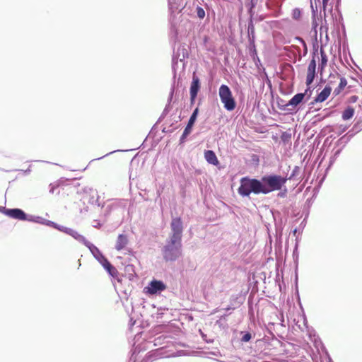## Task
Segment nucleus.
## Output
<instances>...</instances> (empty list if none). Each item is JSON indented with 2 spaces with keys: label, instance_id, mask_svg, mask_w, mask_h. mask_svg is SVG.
<instances>
[{
  "label": "nucleus",
  "instance_id": "nucleus-1",
  "mask_svg": "<svg viewBox=\"0 0 362 362\" xmlns=\"http://www.w3.org/2000/svg\"><path fill=\"white\" fill-rule=\"evenodd\" d=\"M262 182L255 178L248 177H242L238 192L243 197H249L251 193L255 194H262Z\"/></svg>",
  "mask_w": 362,
  "mask_h": 362
},
{
  "label": "nucleus",
  "instance_id": "nucleus-2",
  "mask_svg": "<svg viewBox=\"0 0 362 362\" xmlns=\"http://www.w3.org/2000/svg\"><path fill=\"white\" fill-rule=\"evenodd\" d=\"M287 181V178L277 175L264 176L262 178V194H269L281 189Z\"/></svg>",
  "mask_w": 362,
  "mask_h": 362
},
{
  "label": "nucleus",
  "instance_id": "nucleus-3",
  "mask_svg": "<svg viewBox=\"0 0 362 362\" xmlns=\"http://www.w3.org/2000/svg\"><path fill=\"white\" fill-rule=\"evenodd\" d=\"M182 242L173 243L169 240L163 249V255L165 261H175L181 255Z\"/></svg>",
  "mask_w": 362,
  "mask_h": 362
},
{
  "label": "nucleus",
  "instance_id": "nucleus-4",
  "mask_svg": "<svg viewBox=\"0 0 362 362\" xmlns=\"http://www.w3.org/2000/svg\"><path fill=\"white\" fill-rule=\"evenodd\" d=\"M218 95L224 107L227 110L232 111L235 108L236 103L235 99L228 86L221 85L219 88Z\"/></svg>",
  "mask_w": 362,
  "mask_h": 362
},
{
  "label": "nucleus",
  "instance_id": "nucleus-5",
  "mask_svg": "<svg viewBox=\"0 0 362 362\" xmlns=\"http://www.w3.org/2000/svg\"><path fill=\"white\" fill-rule=\"evenodd\" d=\"M170 229L171 232L169 240H171L173 243H179L180 242H182L183 224L181 218L175 217L172 218Z\"/></svg>",
  "mask_w": 362,
  "mask_h": 362
},
{
  "label": "nucleus",
  "instance_id": "nucleus-6",
  "mask_svg": "<svg viewBox=\"0 0 362 362\" xmlns=\"http://www.w3.org/2000/svg\"><path fill=\"white\" fill-rule=\"evenodd\" d=\"M200 88V81L199 77L196 75V73L194 72L192 75V81L190 86V101L191 104H193L197 98V93Z\"/></svg>",
  "mask_w": 362,
  "mask_h": 362
},
{
  "label": "nucleus",
  "instance_id": "nucleus-7",
  "mask_svg": "<svg viewBox=\"0 0 362 362\" xmlns=\"http://www.w3.org/2000/svg\"><path fill=\"white\" fill-rule=\"evenodd\" d=\"M336 79H339V83L338 86L334 90L333 95L334 96L339 95L341 91L344 89V88L347 86V81L344 77H341L339 74H336L335 75H330L329 80L335 81Z\"/></svg>",
  "mask_w": 362,
  "mask_h": 362
},
{
  "label": "nucleus",
  "instance_id": "nucleus-8",
  "mask_svg": "<svg viewBox=\"0 0 362 362\" xmlns=\"http://www.w3.org/2000/svg\"><path fill=\"white\" fill-rule=\"evenodd\" d=\"M335 83V81L329 80L328 84L325 88L316 96L314 101L315 103H322L325 101L331 94V84Z\"/></svg>",
  "mask_w": 362,
  "mask_h": 362
},
{
  "label": "nucleus",
  "instance_id": "nucleus-9",
  "mask_svg": "<svg viewBox=\"0 0 362 362\" xmlns=\"http://www.w3.org/2000/svg\"><path fill=\"white\" fill-rule=\"evenodd\" d=\"M165 285L162 281L153 280L151 281L149 286L146 287L145 289L147 290V293L149 294H155L158 291H162L165 290Z\"/></svg>",
  "mask_w": 362,
  "mask_h": 362
},
{
  "label": "nucleus",
  "instance_id": "nucleus-10",
  "mask_svg": "<svg viewBox=\"0 0 362 362\" xmlns=\"http://www.w3.org/2000/svg\"><path fill=\"white\" fill-rule=\"evenodd\" d=\"M4 213L6 216L17 219V220H25L26 214L25 212L20 209H4Z\"/></svg>",
  "mask_w": 362,
  "mask_h": 362
},
{
  "label": "nucleus",
  "instance_id": "nucleus-11",
  "mask_svg": "<svg viewBox=\"0 0 362 362\" xmlns=\"http://www.w3.org/2000/svg\"><path fill=\"white\" fill-rule=\"evenodd\" d=\"M305 93H298L295 95L287 104H286L284 107H280L281 110H285L286 109V107L291 106L293 108L296 107L305 98Z\"/></svg>",
  "mask_w": 362,
  "mask_h": 362
},
{
  "label": "nucleus",
  "instance_id": "nucleus-12",
  "mask_svg": "<svg viewBox=\"0 0 362 362\" xmlns=\"http://www.w3.org/2000/svg\"><path fill=\"white\" fill-rule=\"evenodd\" d=\"M103 267L106 269V271L111 275L112 277H116L118 274L117 269L112 265V264L106 259L103 258L101 262Z\"/></svg>",
  "mask_w": 362,
  "mask_h": 362
},
{
  "label": "nucleus",
  "instance_id": "nucleus-13",
  "mask_svg": "<svg viewBox=\"0 0 362 362\" xmlns=\"http://www.w3.org/2000/svg\"><path fill=\"white\" fill-rule=\"evenodd\" d=\"M128 244V238L127 236L123 234H120L118 235L116 244H115V248L117 250L119 251L121 250H123Z\"/></svg>",
  "mask_w": 362,
  "mask_h": 362
},
{
  "label": "nucleus",
  "instance_id": "nucleus-14",
  "mask_svg": "<svg viewBox=\"0 0 362 362\" xmlns=\"http://www.w3.org/2000/svg\"><path fill=\"white\" fill-rule=\"evenodd\" d=\"M198 112H199V109L198 107H197L192 115H191L189 121H188V123L185 127V134H189L192 132V127L197 119V115H198Z\"/></svg>",
  "mask_w": 362,
  "mask_h": 362
},
{
  "label": "nucleus",
  "instance_id": "nucleus-15",
  "mask_svg": "<svg viewBox=\"0 0 362 362\" xmlns=\"http://www.w3.org/2000/svg\"><path fill=\"white\" fill-rule=\"evenodd\" d=\"M204 158L209 163L214 165H217L219 163L215 153L211 150L205 151Z\"/></svg>",
  "mask_w": 362,
  "mask_h": 362
},
{
  "label": "nucleus",
  "instance_id": "nucleus-16",
  "mask_svg": "<svg viewBox=\"0 0 362 362\" xmlns=\"http://www.w3.org/2000/svg\"><path fill=\"white\" fill-rule=\"evenodd\" d=\"M355 110L351 106H348L343 112L341 117L343 120H348L351 119L354 115Z\"/></svg>",
  "mask_w": 362,
  "mask_h": 362
},
{
  "label": "nucleus",
  "instance_id": "nucleus-17",
  "mask_svg": "<svg viewBox=\"0 0 362 362\" xmlns=\"http://www.w3.org/2000/svg\"><path fill=\"white\" fill-rule=\"evenodd\" d=\"M320 55H321V62L319 64V68L320 69L321 71H322V70L327 66L328 59H327V57L325 52L322 48L320 49Z\"/></svg>",
  "mask_w": 362,
  "mask_h": 362
},
{
  "label": "nucleus",
  "instance_id": "nucleus-18",
  "mask_svg": "<svg viewBox=\"0 0 362 362\" xmlns=\"http://www.w3.org/2000/svg\"><path fill=\"white\" fill-rule=\"evenodd\" d=\"M315 77V71L308 69L306 76V85L310 86L314 81Z\"/></svg>",
  "mask_w": 362,
  "mask_h": 362
},
{
  "label": "nucleus",
  "instance_id": "nucleus-19",
  "mask_svg": "<svg viewBox=\"0 0 362 362\" xmlns=\"http://www.w3.org/2000/svg\"><path fill=\"white\" fill-rule=\"evenodd\" d=\"M64 231L66 232V233L71 235L76 239H79L80 238H82V236L81 235H79L76 231H75L74 230L66 228Z\"/></svg>",
  "mask_w": 362,
  "mask_h": 362
},
{
  "label": "nucleus",
  "instance_id": "nucleus-20",
  "mask_svg": "<svg viewBox=\"0 0 362 362\" xmlns=\"http://www.w3.org/2000/svg\"><path fill=\"white\" fill-rule=\"evenodd\" d=\"M292 16H293V18H295V19H298L300 18V16H301V11L299 8H295L293 10V13H292Z\"/></svg>",
  "mask_w": 362,
  "mask_h": 362
},
{
  "label": "nucleus",
  "instance_id": "nucleus-21",
  "mask_svg": "<svg viewBox=\"0 0 362 362\" xmlns=\"http://www.w3.org/2000/svg\"><path fill=\"white\" fill-rule=\"evenodd\" d=\"M197 16L201 19L204 18L205 16V11L201 7H197Z\"/></svg>",
  "mask_w": 362,
  "mask_h": 362
},
{
  "label": "nucleus",
  "instance_id": "nucleus-22",
  "mask_svg": "<svg viewBox=\"0 0 362 362\" xmlns=\"http://www.w3.org/2000/svg\"><path fill=\"white\" fill-rule=\"evenodd\" d=\"M316 69V61L314 58H313L308 65V69L315 71Z\"/></svg>",
  "mask_w": 362,
  "mask_h": 362
},
{
  "label": "nucleus",
  "instance_id": "nucleus-23",
  "mask_svg": "<svg viewBox=\"0 0 362 362\" xmlns=\"http://www.w3.org/2000/svg\"><path fill=\"white\" fill-rule=\"evenodd\" d=\"M251 339V334L250 333H246L242 337V341L247 342L249 341Z\"/></svg>",
  "mask_w": 362,
  "mask_h": 362
},
{
  "label": "nucleus",
  "instance_id": "nucleus-24",
  "mask_svg": "<svg viewBox=\"0 0 362 362\" xmlns=\"http://www.w3.org/2000/svg\"><path fill=\"white\" fill-rule=\"evenodd\" d=\"M358 99L357 95H352L349 98V102L351 103H356Z\"/></svg>",
  "mask_w": 362,
  "mask_h": 362
},
{
  "label": "nucleus",
  "instance_id": "nucleus-25",
  "mask_svg": "<svg viewBox=\"0 0 362 362\" xmlns=\"http://www.w3.org/2000/svg\"><path fill=\"white\" fill-rule=\"evenodd\" d=\"M189 134H185V129L184 130L183 132V134L181 136V138H180V142L182 143L184 142L185 138L188 136Z\"/></svg>",
  "mask_w": 362,
  "mask_h": 362
},
{
  "label": "nucleus",
  "instance_id": "nucleus-26",
  "mask_svg": "<svg viewBox=\"0 0 362 362\" xmlns=\"http://www.w3.org/2000/svg\"><path fill=\"white\" fill-rule=\"evenodd\" d=\"M328 1H329V0H322V5H323L324 9L326 8Z\"/></svg>",
  "mask_w": 362,
  "mask_h": 362
},
{
  "label": "nucleus",
  "instance_id": "nucleus-27",
  "mask_svg": "<svg viewBox=\"0 0 362 362\" xmlns=\"http://www.w3.org/2000/svg\"><path fill=\"white\" fill-rule=\"evenodd\" d=\"M230 310V308H226V310Z\"/></svg>",
  "mask_w": 362,
  "mask_h": 362
},
{
  "label": "nucleus",
  "instance_id": "nucleus-28",
  "mask_svg": "<svg viewBox=\"0 0 362 362\" xmlns=\"http://www.w3.org/2000/svg\"><path fill=\"white\" fill-rule=\"evenodd\" d=\"M254 0H252V1H253Z\"/></svg>",
  "mask_w": 362,
  "mask_h": 362
}]
</instances>
